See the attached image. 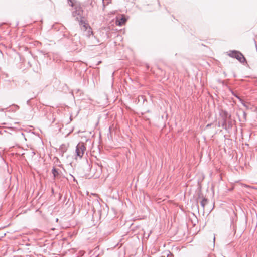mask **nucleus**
I'll return each instance as SVG.
<instances>
[{
	"instance_id": "nucleus-8",
	"label": "nucleus",
	"mask_w": 257,
	"mask_h": 257,
	"mask_svg": "<svg viewBox=\"0 0 257 257\" xmlns=\"http://www.w3.org/2000/svg\"><path fill=\"white\" fill-rule=\"evenodd\" d=\"M85 33H88V30H87V31L84 32V34Z\"/></svg>"
},
{
	"instance_id": "nucleus-1",
	"label": "nucleus",
	"mask_w": 257,
	"mask_h": 257,
	"mask_svg": "<svg viewBox=\"0 0 257 257\" xmlns=\"http://www.w3.org/2000/svg\"><path fill=\"white\" fill-rule=\"evenodd\" d=\"M81 29L82 31L85 32L88 30V33H85L84 34L87 37H90L93 34L91 28L89 26V24L85 22L81 21L80 23Z\"/></svg>"
},
{
	"instance_id": "nucleus-4",
	"label": "nucleus",
	"mask_w": 257,
	"mask_h": 257,
	"mask_svg": "<svg viewBox=\"0 0 257 257\" xmlns=\"http://www.w3.org/2000/svg\"><path fill=\"white\" fill-rule=\"evenodd\" d=\"M127 21L126 18L124 17V15L121 16V18L119 19L117 18L116 21V24L118 26H122L124 25Z\"/></svg>"
},
{
	"instance_id": "nucleus-3",
	"label": "nucleus",
	"mask_w": 257,
	"mask_h": 257,
	"mask_svg": "<svg viewBox=\"0 0 257 257\" xmlns=\"http://www.w3.org/2000/svg\"><path fill=\"white\" fill-rule=\"evenodd\" d=\"M232 55L233 57H234L237 59L239 60L240 62H243L245 60V58L243 57V55L238 52H233L232 53Z\"/></svg>"
},
{
	"instance_id": "nucleus-5",
	"label": "nucleus",
	"mask_w": 257,
	"mask_h": 257,
	"mask_svg": "<svg viewBox=\"0 0 257 257\" xmlns=\"http://www.w3.org/2000/svg\"><path fill=\"white\" fill-rule=\"evenodd\" d=\"M207 202V200L205 198H203L201 201V204L203 207H204Z\"/></svg>"
},
{
	"instance_id": "nucleus-6",
	"label": "nucleus",
	"mask_w": 257,
	"mask_h": 257,
	"mask_svg": "<svg viewBox=\"0 0 257 257\" xmlns=\"http://www.w3.org/2000/svg\"><path fill=\"white\" fill-rule=\"evenodd\" d=\"M52 173L54 177H56L58 175V172L55 168L53 169Z\"/></svg>"
},
{
	"instance_id": "nucleus-2",
	"label": "nucleus",
	"mask_w": 257,
	"mask_h": 257,
	"mask_svg": "<svg viewBox=\"0 0 257 257\" xmlns=\"http://www.w3.org/2000/svg\"><path fill=\"white\" fill-rule=\"evenodd\" d=\"M86 151V147L83 143H79L76 146V152L77 156L82 158Z\"/></svg>"
},
{
	"instance_id": "nucleus-7",
	"label": "nucleus",
	"mask_w": 257,
	"mask_h": 257,
	"mask_svg": "<svg viewBox=\"0 0 257 257\" xmlns=\"http://www.w3.org/2000/svg\"><path fill=\"white\" fill-rule=\"evenodd\" d=\"M242 186L245 187H246V188H253V189H255V187H250L247 185H246V184H242Z\"/></svg>"
}]
</instances>
